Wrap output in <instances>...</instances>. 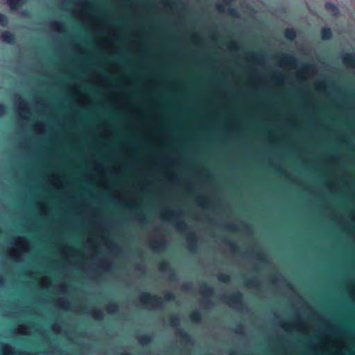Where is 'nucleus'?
I'll list each match as a JSON object with an SVG mask.
<instances>
[{
    "instance_id": "obj_1",
    "label": "nucleus",
    "mask_w": 355,
    "mask_h": 355,
    "mask_svg": "<svg viewBox=\"0 0 355 355\" xmlns=\"http://www.w3.org/2000/svg\"><path fill=\"white\" fill-rule=\"evenodd\" d=\"M325 8L333 15H335L338 13V9L333 3H327L325 6Z\"/></svg>"
},
{
    "instance_id": "obj_2",
    "label": "nucleus",
    "mask_w": 355,
    "mask_h": 355,
    "mask_svg": "<svg viewBox=\"0 0 355 355\" xmlns=\"http://www.w3.org/2000/svg\"><path fill=\"white\" fill-rule=\"evenodd\" d=\"M22 1L23 0H8V3L12 9H16Z\"/></svg>"
},
{
    "instance_id": "obj_3",
    "label": "nucleus",
    "mask_w": 355,
    "mask_h": 355,
    "mask_svg": "<svg viewBox=\"0 0 355 355\" xmlns=\"http://www.w3.org/2000/svg\"><path fill=\"white\" fill-rule=\"evenodd\" d=\"M331 31L329 28H323L322 30V37L324 40H327L331 37Z\"/></svg>"
},
{
    "instance_id": "obj_4",
    "label": "nucleus",
    "mask_w": 355,
    "mask_h": 355,
    "mask_svg": "<svg viewBox=\"0 0 355 355\" xmlns=\"http://www.w3.org/2000/svg\"><path fill=\"white\" fill-rule=\"evenodd\" d=\"M2 40L7 42H11L13 40V37L9 33H4L2 34Z\"/></svg>"
},
{
    "instance_id": "obj_5",
    "label": "nucleus",
    "mask_w": 355,
    "mask_h": 355,
    "mask_svg": "<svg viewBox=\"0 0 355 355\" xmlns=\"http://www.w3.org/2000/svg\"><path fill=\"white\" fill-rule=\"evenodd\" d=\"M285 35L288 39L292 40L295 37V33L293 30L288 29L286 31Z\"/></svg>"
},
{
    "instance_id": "obj_6",
    "label": "nucleus",
    "mask_w": 355,
    "mask_h": 355,
    "mask_svg": "<svg viewBox=\"0 0 355 355\" xmlns=\"http://www.w3.org/2000/svg\"><path fill=\"white\" fill-rule=\"evenodd\" d=\"M6 22V18L3 15H0V24L3 25Z\"/></svg>"
},
{
    "instance_id": "obj_7",
    "label": "nucleus",
    "mask_w": 355,
    "mask_h": 355,
    "mask_svg": "<svg viewBox=\"0 0 355 355\" xmlns=\"http://www.w3.org/2000/svg\"><path fill=\"white\" fill-rule=\"evenodd\" d=\"M10 349L8 347H6L4 349V355H10Z\"/></svg>"
}]
</instances>
